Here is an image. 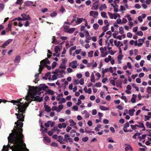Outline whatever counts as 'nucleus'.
I'll return each instance as SVG.
<instances>
[{
    "label": "nucleus",
    "mask_w": 151,
    "mask_h": 151,
    "mask_svg": "<svg viewBox=\"0 0 151 151\" xmlns=\"http://www.w3.org/2000/svg\"><path fill=\"white\" fill-rule=\"evenodd\" d=\"M14 133H11L9 134V136L8 137V139L9 142H14V140H19L20 142L22 149L20 150L23 151H29L28 149L26 147L25 144L23 142L22 138L23 137V136L22 133V129L19 127L17 128V130H15Z\"/></svg>",
    "instance_id": "1"
},
{
    "label": "nucleus",
    "mask_w": 151,
    "mask_h": 151,
    "mask_svg": "<svg viewBox=\"0 0 151 151\" xmlns=\"http://www.w3.org/2000/svg\"><path fill=\"white\" fill-rule=\"evenodd\" d=\"M11 102L16 105L18 106L16 108V110H18V113H16L15 115L17 116V118L18 119L17 122H15L14 124L17 125L18 126L20 127H22L23 126V123L21 122H19V121L23 122L24 121V116L23 113H25L26 109V107L24 104L19 105L21 104L20 101H16L15 100H12Z\"/></svg>",
    "instance_id": "2"
},
{
    "label": "nucleus",
    "mask_w": 151,
    "mask_h": 151,
    "mask_svg": "<svg viewBox=\"0 0 151 151\" xmlns=\"http://www.w3.org/2000/svg\"><path fill=\"white\" fill-rule=\"evenodd\" d=\"M28 91L27 92L28 95H27L25 99H24V100H25V99L27 100V101H28L29 102L28 103H24V102H22L21 104H19V105L21 104H24V105L26 107H27L29 104L31 102V99H36L39 102H41L42 101V97H40L38 96H36V98H35V96L36 95L35 94V93H37L36 92V87L35 88L34 87L31 86H28ZM22 99H20V100H17V101H22Z\"/></svg>",
    "instance_id": "3"
},
{
    "label": "nucleus",
    "mask_w": 151,
    "mask_h": 151,
    "mask_svg": "<svg viewBox=\"0 0 151 151\" xmlns=\"http://www.w3.org/2000/svg\"><path fill=\"white\" fill-rule=\"evenodd\" d=\"M19 140H14V142H9L8 141V144L6 145L9 150V147L12 150V151H22L20 150L22 149Z\"/></svg>",
    "instance_id": "4"
},
{
    "label": "nucleus",
    "mask_w": 151,
    "mask_h": 151,
    "mask_svg": "<svg viewBox=\"0 0 151 151\" xmlns=\"http://www.w3.org/2000/svg\"><path fill=\"white\" fill-rule=\"evenodd\" d=\"M62 62L59 66V69H56L55 71L53 72L54 74H57L58 75L60 74H63L65 73V70L66 69V64L67 62V60L65 58L62 59Z\"/></svg>",
    "instance_id": "5"
},
{
    "label": "nucleus",
    "mask_w": 151,
    "mask_h": 151,
    "mask_svg": "<svg viewBox=\"0 0 151 151\" xmlns=\"http://www.w3.org/2000/svg\"><path fill=\"white\" fill-rule=\"evenodd\" d=\"M40 63V64L39 65V68L38 70L39 73H41V71L47 64H50V61L48 60V58H46L45 59L41 61Z\"/></svg>",
    "instance_id": "6"
},
{
    "label": "nucleus",
    "mask_w": 151,
    "mask_h": 151,
    "mask_svg": "<svg viewBox=\"0 0 151 151\" xmlns=\"http://www.w3.org/2000/svg\"><path fill=\"white\" fill-rule=\"evenodd\" d=\"M64 140L67 142H73V139L72 138L70 137V136L68 134H66L65 135Z\"/></svg>",
    "instance_id": "7"
},
{
    "label": "nucleus",
    "mask_w": 151,
    "mask_h": 151,
    "mask_svg": "<svg viewBox=\"0 0 151 151\" xmlns=\"http://www.w3.org/2000/svg\"><path fill=\"white\" fill-rule=\"evenodd\" d=\"M100 50L101 52V56L103 58H105L108 54V52L107 51H105L104 50L103 47H102L100 48Z\"/></svg>",
    "instance_id": "8"
},
{
    "label": "nucleus",
    "mask_w": 151,
    "mask_h": 151,
    "mask_svg": "<svg viewBox=\"0 0 151 151\" xmlns=\"http://www.w3.org/2000/svg\"><path fill=\"white\" fill-rule=\"evenodd\" d=\"M21 16L22 17L23 21L25 20H31V18L29 14H21Z\"/></svg>",
    "instance_id": "9"
},
{
    "label": "nucleus",
    "mask_w": 151,
    "mask_h": 151,
    "mask_svg": "<svg viewBox=\"0 0 151 151\" xmlns=\"http://www.w3.org/2000/svg\"><path fill=\"white\" fill-rule=\"evenodd\" d=\"M77 62L76 61H73L69 63V66L71 67L72 68L74 69L77 67Z\"/></svg>",
    "instance_id": "10"
},
{
    "label": "nucleus",
    "mask_w": 151,
    "mask_h": 151,
    "mask_svg": "<svg viewBox=\"0 0 151 151\" xmlns=\"http://www.w3.org/2000/svg\"><path fill=\"white\" fill-rule=\"evenodd\" d=\"M60 51V48L59 47V46H56L55 48V53L56 54V56L57 57H59L60 56V54L59 53V52Z\"/></svg>",
    "instance_id": "11"
},
{
    "label": "nucleus",
    "mask_w": 151,
    "mask_h": 151,
    "mask_svg": "<svg viewBox=\"0 0 151 151\" xmlns=\"http://www.w3.org/2000/svg\"><path fill=\"white\" fill-rule=\"evenodd\" d=\"M84 20H85V19L82 17H78L77 18L76 20L75 21V22L77 24H79L81 23Z\"/></svg>",
    "instance_id": "12"
},
{
    "label": "nucleus",
    "mask_w": 151,
    "mask_h": 151,
    "mask_svg": "<svg viewBox=\"0 0 151 151\" xmlns=\"http://www.w3.org/2000/svg\"><path fill=\"white\" fill-rule=\"evenodd\" d=\"M58 127L59 129H61L62 128H65L67 126L66 124L64 123H63L62 124L60 123L58 124Z\"/></svg>",
    "instance_id": "13"
},
{
    "label": "nucleus",
    "mask_w": 151,
    "mask_h": 151,
    "mask_svg": "<svg viewBox=\"0 0 151 151\" xmlns=\"http://www.w3.org/2000/svg\"><path fill=\"white\" fill-rule=\"evenodd\" d=\"M12 41V39H9L6 40L4 43L2 45V47H4L7 46Z\"/></svg>",
    "instance_id": "14"
},
{
    "label": "nucleus",
    "mask_w": 151,
    "mask_h": 151,
    "mask_svg": "<svg viewBox=\"0 0 151 151\" xmlns=\"http://www.w3.org/2000/svg\"><path fill=\"white\" fill-rule=\"evenodd\" d=\"M138 124V127L140 128H142V131H145V128L144 126V124L143 123L140 122H138L137 123Z\"/></svg>",
    "instance_id": "15"
},
{
    "label": "nucleus",
    "mask_w": 151,
    "mask_h": 151,
    "mask_svg": "<svg viewBox=\"0 0 151 151\" xmlns=\"http://www.w3.org/2000/svg\"><path fill=\"white\" fill-rule=\"evenodd\" d=\"M98 14V13L97 12L91 11L89 12V15L90 16H93V15L94 16H97Z\"/></svg>",
    "instance_id": "16"
},
{
    "label": "nucleus",
    "mask_w": 151,
    "mask_h": 151,
    "mask_svg": "<svg viewBox=\"0 0 151 151\" xmlns=\"http://www.w3.org/2000/svg\"><path fill=\"white\" fill-rule=\"evenodd\" d=\"M123 57V55L120 54L117 57L118 58V63L119 64L121 63L122 62L121 60Z\"/></svg>",
    "instance_id": "17"
},
{
    "label": "nucleus",
    "mask_w": 151,
    "mask_h": 151,
    "mask_svg": "<svg viewBox=\"0 0 151 151\" xmlns=\"http://www.w3.org/2000/svg\"><path fill=\"white\" fill-rule=\"evenodd\" d=\"M39 87L43 90V91L45 90L48 88V86L45 84H40L39 85Z\"/></svg>",
    "instance_id": "18"
},
{
    "label": "nucleus",
    "mask_w": 151,
    "mask_h": 151,
    "mask_svg": "<svg viewBox=\"0 0 151 151\" xmlns=\"http://www.w3.org/2000/svg\"><path fill=\"white\" fill-rule=\"evenodd\" d=\"M125 145L126 146L125 148L126 149V150H127L130 151H133V149L130 145L127 144H125Z\"/></svg>",
    "instance_id": "19"
},
{
    "label": "nucleus",
    "mask_w": 151,
    "mask_h": 151,
    "mask_svg": "<svg viewBox=\"0 0 151 151\" xmlns=\"http://www.w3.org/2000/svg\"><path fill=\"white\" fill-rule=\"evenodd\" d=\"M20 60V56L19 55L17 56L15 59L14 60V62L15 63H18Z\"/></svg>",
    "instance_id": "20"
},
{
    "label": "nucleus",
    "mask_w": 151,
    "mask_h": 151,
    "mask_svg": "<svg viewBox=\"0 0 151 151\" xmlns=\"http://www.w3.org/2000/svg\"><path fill=\"white\" fill-rule=\"evenodd\" d=\"M137 96L136 95L134 94H133L132 95V97L131 99V101L133 103H134L136 102V100L137 98Z\"/></svg>",
    "instance_id": "21"
},
{
    "label": "nucleus",
    "mask_w": 151,
    "mask_h": 151,
    "mask_svg": "<svg viewBox=\"0 0 151 151\" xmlns=\"http://www.w3.org/2000/svg\"><path fill=\"white\" fill-rule=\"evenodd\" d=\"M91 82L95 83L96 81V80L95 78L94 75L93 73H91Z\"/></svg>",
    "instance_id": "22"
},
{
    "label": "nucleus",
    "mask_w": 151,
    "mask_h": 151,
    "mask_svg": "<svg viewBox=\"0 0 151 151\" xmlns=\"http://www.w3.org/2000/svg\"><path fill=\"white\" fill-rule=\"evenodd\" d=\"M75 28H72L68 29L66 32L70 34L72 33L75 30Z\"/></svg>",
    "instance_id": "23"
},
{
    "label": "nucleus",
    "mask_w": 151,
    "mask_h": 151,
    "mask_svg": "<svg viewBox=\"0 0 151 151\" xmlns=\"http://www.w3.org/2000/svg\"><path fill=\"white\" fill-rule=\"evenodd\" d=\"M36 92H40L39 93H38V94H40L41 93L43 92V90L40 87H39V86L36 87Z\"/></svg>",
    "instance_id": "24"
},
{
    "label": "nucleus",
    "mask_w": 151,
    "mask_h": 151,
    "mask_svg": "<svg viewBox=\"0 0 151 151\" xmlns=\"http://www.w3.org/2000/svg\"><path fill=\"white\" fill-rule=\"evenodd\" d=\"M135 111V110L134 109H130L128 111L129 114L131 116H132L134 114V112Z\"/></svg>",
    "instance_id": "25"
},
{
    "label": "nucleus",
    "mask_w": 151,
    "mask_h": 151,
    "mask_svg": "<svg viewBox=\"0 0 151 151\" xmlns=\"http://www.w3.org/2000/svg\"><path fill=\"white\" fill-rule=\"evenodd\" d=\"M100 109L103 111L108 110H109V108L108 107H106L104 106H100Z\"/></svg>",
    "instance_id": "26"
},
{
    "label": "nucleus",
    "mask_w": 151,
    "mask_h": 151,
    "mask_svg": "<svg viewBox=\"0 0 151 151\" xmlns=\"http://www.w3.org/2000/svg\"><path fill=\"white\" fill-rule=\"evenodd\" d=\"M52 43H54L56 45L58 44H59V42L56 39H55V36H53L52 37Z\"/></svg>",
    "instance_id": "27"
},
{
    "label": "nucleus",
    "mask_w": 151,
    "mask_h": 151,
    "mask_svg": "<svg viewBox=\"0 0 151 151\" xmlns=\"http://www.w3.org/2000/svg\"><path fill=\"white\" fill-rule=\"evenodd\" d=\"M69 122L70 124V126H75L76 124V123H75L73 120L72 119H70L69 120Z\"/></svg>",
    "instance_id": "28"
},
{
    "label": "nucleus",
    "mask_w": 151,
    "mask_h": 151,
    "mask_svg": "<svg viewBox=\"0 0 151 151\" xmlns=\"http://www.w3.org/2000/svg\"><path fill=\"white\" fill-rule=\"evenodd\" d=\"M45 111L47 112H50L51 110L49 106L48 105H45Z\"/></svg>",
    "instance_id": "29"
},
{
    "label": "nucleus",
    "mask_w": 151,
    "mask_h": 151,
    "mask_svg": "<svg viewBox=\"0 0 151 151\" xmlns=\"http://www.w3.org/2000/svg\"><path fill=\"white\" fill-rule=\"evenodd\" d=\"M106 8V6L105 4L101 5L99 8V10L100 11H102L104 9Z\"/></svg>",
    "instance_id": "30"
},
{
    "label": "nucleus",
    "mask_w": 151,
    "mask_h": 151,
    "mask_svg": "<svg viewBox=\"0 0 151 151\" xmlns=\"http://www.w3.org/2000/svg\"><path fill=\"white\" fill-rule=\"evenodd\" d=\"M138 41L139 42L138 45V47H141L144 42H143L142 40L141 39H138Z\"/></svg>",
    "instance_id": "31"
},
{
    "label": "nucleus",
    "mask_w": 151,
    "mask_h": 151,
    "mask_svg": "<svg viewBox=\"0 0 151 151\" xmlns=\"http://www.w3.org/2000/svg\"><path fill=\"white\" fill-rule=\"evenodd\" d=\"M109 26L106 25L102 27V30L103 32H105L109 29Z\"/></svg>",
    "instance_id": "32"
},
{
    "label": "nucleus",
    "mask_w": 151,
    "mask_h": 151,
    "mask_svg": "<svg viewBox=\"0 0 151 151\" xmlns=\"http://www.w3.org/2000/svg\"><path fill=\"white\" fill-rule=\"evenodd\" d=\"M115 6H114V12H118L119 10H118V6L116 4H115Z\"/></svg>",
    "instance_id": "33"
},
{
    "label": "nucleus",
    "mask_w": 151,
    "mask_h": 151,
    "mask_svg": "<svg viewBox=\"0 0 151 151\" xmlns=\"http://www.w3.org/2000/svg\"><path fill=\"white\" fill-rule=\"evenodd\" d=\"M44 140L47 142H50V139L47 137H44Z\"/></svg>",
    "instance_id": "34"
},
{
    "label": "nucleus",
    "mask_w": 151,
    "mask_h": 151,
    "mask_svg": "<svg viewBox=\"0 0 151 151\" xmlns=\"http://www.w3.org/2000/svg\"><path fill=\"white\" fill-rule=\"evenodd\" d=\"M115 45L117 47H118L120 43V41H119L117 42L116 40H115L114 41Z\"/></svg>",
    "instance_id": "35"
},
{
    "label": "nucleus",
    "mask_w": 151,
    "mask_h": 151,
    "mask_svg": "<svg viewBox=\"0 0 151 151\" xmlns=\"http://www.w3.org/2000/svg\"><path fill=\"white\" fill-rule=\"evenodd\" d=\"M66 101L65 99L63 97L59 101V104H62L63 103H65Z\"/></svg>",
    "instance_id": "36"
},
{
    "label": "nucleus",
    "mask_w": 151,
    "mask_h": 151,
    "mask_svg": "<svg viewBox=\"0 0 151 151\" xmlns=\"http://www.w3.org/2000/svg\"><path fill=\"white\" fill-rule=\"evenodd\" d=\"M51 121H48L47 123H45V126L46 127H48L50 126V124H51Z\"/></svg>",
    "instance_id": "37"
},
{
    "label": "nucleus",
    "mask_w": 151,
    "mask_h": 151,
    "mask_svg": "<svg viewBox=\"0 0 151 151\" xmlns=\"http://www.w3.org/2000/svg\"><path fill=\"white\" fill-rule=\"evenodd\" d=\"M126 9L124 6L122 5H121L120 6V9L119 10V11H122V13H123L124 12H123V11H125Z\"/></svg>",
    "instance_id": "38"
},
{
    "label": "nucleus",
    "mask_w": 151,
    "mask_h": 151,
    "mask_svg": "<svg viewBox=\"0 0 151 151\" xmlns=\"http://www.w3.org/2000/svg\"><path fill=\"white\" fill-rule=\"evenodd\" d=\"M146 136V134H143L142 136H139L138 138L140 141H142L143 139H144L145 138Z\"/></svg>",
    "instance_id": "39"
},
{
    "label": "nucleus",
    "mask_w": 151,
    "mask_h": 151,
    "mask_svg": "<svg viewBox=\"0 0 151 151\" xmlns=\"http://www.w3.org/2000/svg\"><path fill=\"white\" fill-rule=\"evenodd\" d=\"M93 28L96 30H97L99 27V25L96 23L94 24L93 25Z\"/></svg>",
    "instance_id": "40"
},
{
    "label": "nucleus",
    "mask_w": 151,
    "mask_h": 151,
    "mask_svg": "<svg viewBox=\"0 0 151 151\" xmlns=\"http://www.w3.org/2000/svg\"><path fill=\"white\" fill-rule=\"evenodd\" d=\"M101 15L103 18H107V17L106 12H102L101 13Z\"/></svg>",
    "instance_id": "41"
},
{
    "label": "nucleus",
    "mask_w": 151,
    "mask_h": 151,
    "mask_svg": "<svg viewBox=\"0 0 151 151\" xmlns=\"http://www.w3.org/2000/svg\"><path fill=\"white\" fill-rule=\"evenodd\" d=\"M108 14L109 16V18L111 19H113L114 17V14H112L111 13L108 12Z\"/></svg>",
    "instance_id": "42"
},
{
    "label": "nucleus",
    "mask_w": 151,
    "mask_h": 151,
    "mask_svg": "<svg viewBox=\"0 0 151 151\" xmlns=\"http://www.w3.org/2000/svg\"><path fill=\"white\" fill-rule=\"evenodd\" d=\"M119 32L121 34H123L124 33L123 28L122 27H119Z\"/></svg>",
    "instance_id": "43"
},
{
    "label": "nucleus",
    "mask_w": 151,
    "mask_h": 151,
    "mask_svg": "<svg viewBox=\"0 0 151 151\" xmlns=\"http://www.w3.org/2000/svg\"><path fill=\"white\" fill-rule=\"evenodd\" d=\"M93 50L90 51L88 52V56L90 58H91L93 56Z\"/></svg>",
    "instance_id": "44"
},
{
    "label": "nucleus",
    "mask_w": 151,
    "mask_h": 151,
    "mask_svg": "<svg viewBox=\"0 0 151 151\" xmlns=\"http://www.w3.org/2000/svg\"><path fill=\"white\" fill-rule=\"evenodd\" d=\"M146 127L149 128H151V124L149 122H146L145 124Z\"/></svg>",
    "instance_id": "45"
},
{
    "label": "nucleus",
    "mask_w": 151,
    "mask_h": 151,
    "mask_svg": "<svg viewBox=\"0 0 151 151\" xmlns=\"http://www.w3.org/2000/svg\"><path fill=\"white\" fill-rule=\"evenodd\" d=\"M144 121H146L147 120H149L150 119V118H151V116H149L148 115H145Z\"/></svg>",
    "instance_id": "46"
},
{
    "label": "nucleus",
    "mask_w": 151,
    "mask_h": 151,
    "mask_svg": "<svg viewBox=\"0 0 151 151\" xmlns=\"http://www.w3.org/2000/svg\"><path fill=\"white\" fill-rule=\"evenodd\" d=\"M117 17H120V15L118 13L114 14V18L115 19H116Z\"/></svg>",
    "instance_id": "47"
},
{
    "label": "nucleus",
    "mask_w": 151,
    "mask_h": 151,
    "mask_svg": "<svg viewBox=\"0 0 151 151\" xmlns=\"http://www.w3.org/2000/svg\"><path fill=\"white\" fill-rule=\"evenodd\" d=\"M108 71H109V69H108V68H106L104 69L103 68V70L102 71V74H105V73H106Z\"/></svg>",
    "instance_id": "48"
},
{
    "label": "nucleus",
    "mask_w": 151,
    "mask_h": 151,
    "mask_svg": "<svg viewBox=\"0 0 151 151\" xmlns=\"http://www.w3.org/2000/svg\"><path fill=\"white\" fill-rule=\"evenodd\" d=\"M63 27L65 32H66L69 29V26L68 25H64Z\"/></svg>",
    "instance_id": "49"
},
{
    "label": "nucleus",
    "mask_w": 151,
    "mask_h": 151,
    "mask_svg": "<svg viewBox=\"0 0 151 151\" xmlns=\"http://www.w3.org/2000/svg\"><path fill=\"white\" fill-rule=\"evenodd\" d=\"M66 50L65 48H63V50L62 52V55L61 56V57H63L65 56V55H64V54H65L66 53Z\"/></svg>",
    "instance_id": "50"
},
{
    "label": "nucleus",
    "mask_w": 151,
    "mask_h": 151,
    "mask_svg": "<svg viewBox=\"0 0 151 151\" xmlns=\"http://www.w3.org/2000/svg\"><path fill=\"white\" fill-rule=\"evenodd\" d=\"M55 74L53 75L52 76V80H54L57 79V76H58L59 75H58L57 74Z\"/></svg>",
    "instance_id": "51"
},
{
    "label": "nucleus",
    "mask_w": 151,
    "mask_h": 151,
    "mask_svg": "<svg viewBox=\"0 0 151 151\" xmlns=\"http://www.w3.org/2000/svg\"><path fill=\"white\" fill-rule=\"evenodd\" d=\"M54 129L55 131H57V133L58 134L60 132V130L58 129V127H54Z\"/></svg>",
    "instance_id": "52"
},
{
    "label": "nucleus",
    "mask_w": 151,
    "mask_h": 151,
    "mask_svg": "<svg viewBox=\"0 0 151 151\" xmlns=\"http://www.w3.org/2000/svg\"><path fill=\"white\" fill-rule=\"evenodd\" d=\"M136 34L139 36H142L143 35V33L142 31H139L136 33Z\"/></svg>",
    "instance_id": "53"
},
{
    "label": "nucleus",
    "mask_w": 151,
    "mask_h": 151,
    "mask_svg": "<svg viewBox=\"0 0 151 151\" xmlns=\"http://www.w3.org/2000/svg\"><path fill=\"white\" fill-rule=\"evenodd\" d=\"M8 148H7V146H5L4 145L3 147V148L2 150V151H8Z\"/></svg>",
    "instance_id": "54"
},
{
    "label": "nucleus",
    "mask_w": 151,
    "mask_h": 151,
    "mask_svg": "<svg viewBox=\"0 0 151 151\" xmlns=\"http://www.w3.org/2000/svg\"><path fill=\"white\" fill-rule=\"evenodd\" d=\"M125 17L127 18L129 21H130L132 20V19L129 15L127 14L125 16Z\"/></svg>",
    "instance_id": "55"
},
{
    "label": "nucleus",
    "mask_w": 151,
    "mask_h": 151,
    "mask_svg": "<svg viewBox=\"0 0 151 151\" xmlns=\"http://www.w3.org/2000/svg\"><path fill=\"white\" fill-rule=\"evenodd\" d=\"M16 20H18V21H23L22 18L20 17H18V18H15L13 20V21H14Z\"/></svg>",
    "instance_id": "56"
},
{
    "label": "nucleus",
    "mask_w": 151,
    "mask_h": 151,
    "mask_svg": "<svg viewBox=\"0 0 151 151\" xmlns=\"http://www.w3.org/2000/svg\"><path fill=\"white\" fill-rule=\"evenodd\" d=\"M63 140V137L59 135L58 136V138L57 139V141H58V142H59L60 140Z\"/></svg>",
    "instance_id": "57"
},
{
    "label": "nucleus",
    "mask_w": 151,
    "mask_h": 151,
    "mask_svg": "<svg viewBox=\"0 0 151 151\" xmlns=\"http://www.w3.org/2000/svg\"><path fill=\"white\" fill-rule=\"evenodd\" d=\"M147 91L149 93H151V87L148 86L147 88Z\"/></svg>",
    "instance_id": "58"
},
{
    "label": "nucleus",
    "mask_w": 151,
    "mask_h": 151,
    "mask_svg": "<svg viewBox=\"0 0 151 151\" xmlns=\"http://www.w3.org/2000/svg\"><path fill=\"white\" fill-rule=\"evenodd\" d=\"M84 33H85V36H86V37L87 36H89L90 35L89 33L88 30H85L84 32Z\"/></svg>",
    "instance_id": "59"
},
{
    "label": "nucleus",
    "mask_w": 151,
    "mask_h": 151,
    "mask_svg": "<svg viewBox=\"0 0 151 151\" xmlns=\"http://www.w3.org/2000/svg\"><path fill=\"white\" fill-rule=\"evenodd\" d=\"M79 83L81 85H83L84 83V79L82 78L79 81Z\"/></svg>",
    "instance_id": "60"
},
{
    "label": "nucleus",
    "mask_w": 151,
    "mask_h": 151,
    "mask_svg": "<svg viewBox=\"0 0 151 151\" xmlns=\"http://www.w3.org/2000/svg\"><path fill=\"white\" fill-rule=\"evenodd\" d=\"M4 8V6L3 4H0V11H2Z\"/></svg>",
    "instance_id": "61"
},
{
    "label": "nucleus",
    "mask_w": 151,
    "mask_h": 151,
    "mask_svg": "<svg viewBox=\"0 0 151 151\" xmlns=\"http://www.w3.org/2000/svg\"><path fill=\"white\" fill-rule=\"evenodd\" d=\"M127 22V19L125 18H123L122 19V22L121 24H125Z\"/></svg>",
    "instance_id": "62"
},
{
    "label": "nucleus",
    "mask_w": 151,
    "mask_h": 151,
    "mask_svg": "<svg viewBox=\"0 0 151 151\" xmlns=\"http://www.w3.org/2000/svg\"><path fill=\"white\" fill-rule=\"evenodd\" d=\"M129 124L128 122H126L124 125V128H127L129 127Z\"/></svg>",
    "instance_id": "63"
},
{
    "label": "nucleus",
    "mask_w": 151,
    "mask_h": 151,
    "mask_svg": "<svg viewBox=\"0 0 151 151\" xmlns=\"http://www.w3.org/2000/svg\"><path fill=\"white\" fill-rule=\"evenodd\" d=\"M30 23L29 22L27 21H26L24 23V26L25 27H27L29 26Z\"/></svg>",
    "instance_id": "64"
}]
</instances>
